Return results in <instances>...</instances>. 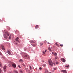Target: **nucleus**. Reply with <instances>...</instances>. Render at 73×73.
Instances as JSON below:
<instances>
[{
    "instance_id": "obj_1",
    "label": "nucleus",
    "mask_w": 73,
    "mask_h": 73,
    "mask_svg": "<svg viewBox=\"0 0 73 73\" xmlns=\"http://www.w3.org/2000/svg\"><path fill=\"white\" fill-rule=\"evenodd\" d=\"M30 42L31 43H33V44H32V45L33 46V47H35L36 46V45H37L36 42H35V41H33V40H30Z\"/></svg>"
},
{
    "instance_id": "obj_2",
    "label": "nucleus",
    "mask_w": 73,
    "mask_h": 73,
    "mask_svg": "<svg viewBox=\"0 0 73 73\" xmlns=\"http://www.w3.org/2000/svg\"><path fill=\"white\" fill-rule=\"evenodd\" d=\"M5 35L4 36V38L6 39L7 38H8V36H9L8 33L7 32H5Z\"/></svg>"
},
{
    "instance_id": "obj_3",
    "label": "nucleus",
    "mask_w": 73,
    "mask_h": 73,
    "mask_svg": "<svg viewBox=\"0 0 73 73\" xmlns=\"http://www.w3.org/2000/svg\"><path fill=\"white\" fill-rule=\"evenodd\" d=\"M49 64L51 66H52L53 64V62H52V60L51 59H49L48 60Z\"/></svg>"
},
{
    "instance_id": "obj_4",
    "label": "nucleus",
    "mask_w": 73,
    "mask_h": 73,
    "mask_svg": "<svg viewBox=\"0 0 73 73\" xmlns=\"http://www.w3.org/2000/svg\"><path fill=\"white\" fill-rule=\"evenodd\" d=\"M7 53L9 54V55H13V54L12 52H11L10 51L8 50L7 51Z\"/></svg>"
},
{
    "instance_id": "obj_5",
    "label": "nucleus",
    "mask_w": 73,
    "mask_h": 73,
    "mask_svg": "<svg viewBox=\"0 0 73 73\" xmlns=\"http://www.w3.org/2000/svg\"><path fill=\"white\" fill-rule=\"evenodd\" d=\"M11 63L12 64V66L13 68H16V65L14 63H12V62H11Z\"/></svg>"
},
{
    "instance_id": "obj_6",
    "label": "nucleus",
    "mask_w": 73,
    "mask_h": 73,
    "mask_svg": "<svg viewBox=\"0 0 73 73\" xmlns=\"http://www.w3.org/2000/svg\"><path fill=\"white\" fill-rule=\"evenodd\" d=\"M25 59H28V58H29V56L28 55H25Z\"/></svg>"
},
{
    "instance_id": "obj_7",
    "label": "nucleus",
    "mask_w": 73,
    "mask_h": 73,
    "mask_svg": "<svg viewBox=\"0 0 73 73\" xmlns=\"http://www.w3.org/2000/svg\"><path fill=\"white\" fill-rule=\"evenodd\" d=\"M19 37H17L15 38V40L16 41H17L18 42H19Z\"/></svg>"
},
{
    "instance_id": "obj_8",
    "label": "nucleus",
    "mask_w": 73,
    "mask_h": 73,
    "mask_svg": "<svg viewBox=\"0 0 73 73\" xmlns=\"http://www.w3.org/2000/svg\"><path fill=\"white\" fill-rule=\"evenodd\" d=\"M61 60L63 61V62H65L66 61L65 59L64 58H61Z\"/></svg>"
},
{
    "instance_id": "obj_9",
    "label": "nucleus",
    "mask_w": 73,
    "mask_h": 73,
    "mask_svg": "<svg viewBox=\"0 0 73 73\" xmlns=\"http://www.w3.org/2000/svg\"><path fill=\"white\" fill-rule=\"evenodd\" d=\"M62 72H63V73H67L66 70H63L61 71Z\"/></svg>"
},
{
    "instance_id": "obj_10",
    "label": "nucleus",
    "mask_w": 73,
    "mask_h": 73,
    "mask_svg": "<svg viewBox=\"0 0 73 73\" xmlns=\"http://www.w3.org/2000/svg\"><path fill=\"white\" fill-rule=\"evenodd\" d=\"M52 54H53L54 56H57V53H55L54 52H52Z\"/></svg>"
},
{
    "instance_id": "obj_11",
    "label": "nucleus",
    "mask_w": 73,
    "mask_h": 73,
    "mask_svg": "<svg viewBox=\"0 0 73 73\" xmlns=\"http://www.w3.org/2000/svg\"><path fill=\"white\" fill-rule=\"evenodd\" d=\"M12 64H13L14 63H13V62H10V63H9V65H10L11 66V65H12Z\"/></svg>"
},
{
    "instance_id": "obj_12",
    "label": "nucleus",
    "mask_w": 73,
    "mask_h": 73,
    "mask_svg": "<svg viewBox=\"0 0 73 73\" xmlns=\"http://www.w3.org/2000/svg\"><path fill=\"white\" fill-rule=\"evenodd\" d=\"M55 45L56 46H58V47H59V45L57 44V42H56L55 43Z\"/></svg>"
},
{
    "instance_id": "obj_13",
    "label": "nucleus",
    "mask_w": 73,
    "mask_h": 73,
    "mask_svg": "<svg viewBox=\"0 0 73 73\" xmlns=\"http://www.w3.org/2000/svg\"><path fill=\"white\" fill-rule=\"evenodd\" d=\"M0 66L1 68H3V66H2V64H1V63L0 62Z\"/></svg>"
},
{
    "instance_id": "obj_14",
    "label": "nucleus",
    "mask_w": 73,
    "mask_h": 73,
    "mask_svg": "<svg viewBox=\"0 0 73 73\" xmlns=\"http://www.w3.org/2000/svg\"><path fill=\"white\" fill-rule=\"evenodd\" d=\"M19 72H20L21 73H23V70H19Z\"/></svg>"
},
{
    "instance_id": "obj_15",
    "label": "nucleus",
    "mask_w": 73,
    "mask_h": 73,
    "mask_svg": "<svg viewBox=\"0 0 73 73\" xmlns=\"http://www.w3.org/2000/svg\"><path fill=\"white\" fill-rule=\"evenodd\" d=\"M14 72L15 73H19L18 72V71L16 70H14Z\"/></svg>"
},
{
    "instance_id": "obj_16",
    "label": "nucleus",
    "mask_w": 73,
    "mask_h": 73,
    "mask_svg": "<svg viewBox=\"0 0 73 73\" xmlns=\"http://www.w3.org/2000/svg\"><path fill=\"white\" fill-rule=\"evenodd\" d=\"M2 49H3V50H5V49L4 47V46H2Z\"/></svg>"
},
{
    "instance_id": "obj_17",
    "label": "nucleus",
    "mask_w": 73,
    "mask_h": 73,
    "mask_svg": "<svg viewBox=\"0 0 73 73\" xmlns=\"http://www.w3.org/2000/svg\"><path fill=\"white\" fill-rule=\"evenodd\" d=\"M38 25H36V26H35V28L36 29H37V28H38Z\"/></svg>"
},
{
    "instance_id": "obj_18",
    "label": "nucleus",
    "mask_w": 73,
    "mask_h": 73,
    "mask_svg": "<svg viewBox=\"0 0 73 73\" xmlns=\"http://www.w3.org/2000/svg\"><path fill=\"white\" fill-rule=\"evenodd\" d=\"M11 35H10V36H9V40H11Z\"/></svg>"
},
{
    "instance_id": "obj_19",
    "label": "nucleus",
    "mask_w": 73,
    "mask_h": 73,
    "mask_svg": "<svg viewBox=\"0 0 73 73\" xmlns=\"http://www.w3.org/2000/svg\"><path fill=\"white\" fill-rule=\"evenodd\" d=\"M40 46H42V45H43V44L42 43H40Z\"/></svg>"
},
{
    "instance_id": "obj_20",
    "label": "nucleus",
    "mask_w": 73,
    "mask_h": 73,
    "mask_svg": "<svg viewBox=\"0 0 73 73\" xmlns=\"http://www.w3.org/2000/svg\"><path fill=\"white\" fill-rule=\"evenodd\" d=\"M6 68H7V66H5L3 67V69H6Z\"/></svg>"
},
{
    "instance_id": "obj_21",
    "label": "nucleus",
    "mask_w": 73,
    "mask_h": 73,
    "mask_svg": "<svg viewBox=\"0 0 73 73\" xmlns=\"http://www.w3.org/2000/svg\"><path fill=\"white\" fill-rule=\"evenodd\" d=\"M48 50H50V51H52V49L50 48V47L48 48Z\"/></svg>"
},
{
    "instance_id": "obj_22",
    "label": "nucleus",
    "mask_w": 73,
    "mask_h": 73,
    "mask_svg": "<svg viewBox=\"0 0 73 73\" xmlns=\"http://www.w3.org/2000/svg\"><path fill=\"white\" fill-rule=\"evenodd\" d=\"M23 60H22V59H20L19 60V62H23Z\"/></svg>"
},
{
    "instance_id": "obj_23",
    "label": "nucleus",
    "mask_w": 73,
    "mask_h": 73,
    "mask_svg": "<svg viewBox=\"0 0 73 73\" xmlns=\"http://www.w3.org/2000/svg\"><path fill=\"white\" fill-rule=\"evenodd\" d=\"M42 53L43 54H45V51H42Z\"/></svg>"
},
{
    "instance_id": "obj_24",
    "label": "nucleus",
    "mask_w": 73,
    "mask_h": 73,
    "mask_svg": "<svg viewBox=\"0 0 73 73\" xmlns=\"http://www.w3.org/2000/svg\"><path fill=\"white\" fill-rule=\"evenodd\" d=\"M4 71L6 72V68H3Z\"/></svg>"
},
{
    "instance_id": "obj_25",
    "label": "nucleus",
    "mask_w": 73,
    "mask_h": 73,
    "mask_svg": "<svg viewBox=\"0 0 73 73\" xmlns=\"http://www.w3.org/2000/svg\"><path fill=\"white\" fill-rule=\"evenodd\" d=\"M44 73H49V72H48V71H46V72H44Z\"/></svg>"
},
{
    "instance_id": "obj_26",
    "label": "nucleus",
    "mask_w": 73,
    "mask_h": 73,
    "mask_svg": "<svg viewBox=\"0 0 73 73\" xmlns=\"http://www.w3.org/2000/svg\"><path fill=\"white\" fill-rule=\"evenodd\" d=\"M69 67V65H68L67 66H66L65 67H66L67 68H68V67Z\"/></svg>"
},
{
    "instance_id": "obj_27",
    "label": "nucleus",
    "mask_w": 73,
    "mask_h": 73,
    "mask_svg": "<svg viewBox=\"0 0 73 73\" xmlns=\"http://www.w3.org/2000/svg\"><path fill=\"white\" fill-rule=\"evenodd\" d=\"M60 46H63L64 45L63 44H60Z\"/></svg>"
},
{
    "instance_id": "obj_28",
    "label": "nucleus",
    "mask_w": 73,
    "mask_h": 73,
    "mask_svg": "<svg viewBox=\"0 0 73 73\" xmlns=\"http://www.w3.org/2000/svg\"><path fill=\"white\" fill-rule=\"evenodd\" d=\"M41 69H42V68H41V67L39 68V70H41Z\"/></svg>"
},
{
    "instance_id": "obj_29",
    "label": "nucleus",
    "mask_w": 73,
    "mask_h": 73,
    "mask_svg": "<svg viewBox=\"0 0 73 73\" xmlns=\"http://www.w3.org/2000/svg\"><path fill=\"white\" fill-rule=\"evenodd\" d=\"M30 70H31V69H32V67H31V66H30Z\"/></svg>"
},
{
    "instance_id": "obj_30",
    "label": "nucleus",
    "mask_w": 73,
    "mask_h": 73,
    "mask_svg": "<svg viewBox=\"0 0 73 73\" xmlns=\"http://www.w3.org/2000/svg\"><path fill=\"white\" fill-rule=\"evenodd\" d=\"M1 68H0V73H1Z\"/></svg>"
},
{
    "instance_id": "obj_31",
    "label": "nucleus",
    "mask_w": 73,
    "mask_h": 73,
    "mask_svg": "<svg viewBox=\"0 0 73 73\" xmlns=\"http://www.w3.org/2000/svg\"><path fill=\"white\" fill-rule=\"evenodd\" d=\"M18 67H19V68H21L20 67V65H18Z\"/></svg>"
},
{
    "instance_id": "obj_32",
    "label": "nucleus",
    "mask_w": 73,
    "mask_h": 73,
    "mask_svg": "<svg viewBox=\"0 0 73 73\" xmlns=\"http://www.w3.org/2000/svg\"><path fill=\"white\" fill-rule=\"evenodd\" d=\"M0 55H2V54H1V53L0 52Z\"/></svg>"
},
{
    "instance_id": "obj_33",
    "label": "nucleus",
    "mask_w": 73,
    "mask_h": 73,
    "mask_svg": "<svg viewBox=\"0 0 73 73\" xmlns=\"http://www.w3.org/2000/svg\"><path fill=\"white\" fill-rule=\"evenodd\" d=\"M55 59L56 60V59H57V57H56L55 58Z\"/></svg>"
},
{
    "instance_id": "obj_34",
    "label": "nucleus",
    "mask_w": 73,
    "mask_h": 73,
    "mask_svg": "<svg viewBox=\"0 0 73 73\" xmlns=\"http://www.w3.org/2000/svg\"><path fill=\"white\" fill-rule=\"evenodd\" d=\"M56 64H58V62H56Z\"/></svg>"
},
{
    "instance_id": "obj_35",
    "label": "nucleus",
    "mask_w": 73,
    "mask_h": 73,
    "mask_svg": "<svg viewBox=\"0 0 73 73\" xmlns=\"http://www.w3.org/2000/svg\"><path fill=\"white\" fill-rule=\"evenodd\" d=\"M22 65H23V66H25V65H24V64H22Z\"/></svg>"
},
{
    "instance_id": "obj_36",
    "label": "nucleus",
    "mask_w": 73,
    "mask_h": 73,
    "mask_svg": "<svg viewBox=\"0 0 73 73\" xmlns=\"http://www.w3.org/2000/svg\"><path fill=\"white\" fill-rule=\"evenodd\" d=\"M54 70H56V68H54Z\"/></svg>"
},
{
    "instance_id": "obj_37",
    "label": "nucleus",
    "mask_w": 73,
    "mask_h": 73,
    "mask_svg": "<svg viewBox=\"0 0 73 73\" xmlns=\"http://www.w3.org/2000/svg\"><path fill=\"white\" fill-rule=\"evenodd\" d=\"M48 44H50V43H49V42H48Z\"/></svg>"
},
{
    "instance_id": "obj_38",
    "label": "nucleus",
    "mask_w": 73,
    "mask_h": 73,
    "mask_svg": "<svg viewBox=\"0 0 73 73\" xmlns=\"http://www.w3.org/2000/svg\"><path fill=\"white\" fill-rule=\"evenodd\" d=\"M15 44H16V45H17V43H15Z\"/></svg>"
},
{
    "instance_id": "obj_39",
    "label": "nucleus",
    "mask_w": 73,
    "mask_h": 73,
    "mask_svg": "<svg viewBox=\"0 0 73 73\" xmlns=\"http://www.w3.org/2000/svg\"><path fill=\"white\" fill-rule=\"evenodd\" d=\"M45 52H46V50H45Z\"/></svg>"
},
{
    "instance_id": "obj_40",
    "label": "nucleus",
    "mask_w": 73,
    "mask_h": 73,
    "mask_svg": "<svg viewBox=\"0 0 73 73\" xmlns=\"http://www.w3.org/2000/svg\"><path fill=\"white\" fill-rule=\"evenodd\" d=\"M54 65H55V64L54 63Z\"/></svg>"
},
{
    "instance_id": "obj_41",
    "label": "nucleus",
    "mask_w": 73,
    "mask_h": 73,
    "mask_svg": "<svg viewBox=\"0 0 73 73\" xmlns=\"http://www.w3.org/2000/svg\"><path fill=\"white\" fill-rule=\"evenodd\" d=\"M43 62H44V61H43Z\"/></svg>"
},
{
    "instance_id": "obj_42",
    "label": "nucleus",
    "mask_w": 73,
    "mask_h": 73,
    "mask_svg": "<svg viewBox=\"0 0 73 73\" xmlns=\"http://www.w3.org/2000/svg\"><path fill=\"white\" fill-rule=\"evenodd\" d=\"M49 73H51L50 72Z\"/></svg>"
},
{
    "instance_id": "obj_43",
    "label": "nucleus",
    "mask_w": 73,
    "mask_h": 73,
    "mask_svg": "<svg viewBox=\"0 0 73 73\" xmlns=\"http://www.w3.org/2000/svg\"><path fill=\"white\" fill-rule=\"evenodd\" d=\"M1 20H0V21H1Z\"/></svg>"
}]
</instances>
